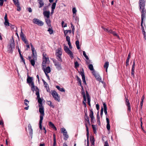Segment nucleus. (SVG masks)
<instances>
[{
    "label": "nucleus",
    "mask_w": 146,
    "mask_h": 146,
    "mask_svg": "<svg viewBox=\"0 0 146 146\" xmlns=\"http://www.w3.org/2000/svg\"><path fill=\"white\" fill-rule=\"evenodd\" d=\"M86 97H87V100H88V103L90 102V98L89 96V94H88V92L87 91H86Z\"/></svg>",
    "instance_id": "29"
},
{
    "label": "nucleus",
    "mask_w": 146,
    "mask_h": 146,
    "mask_svg": "<svg viewBox=\"0 0 146 146\" xmlns=\"http://www.w3.org/2000/svg\"><path fill=\"white\" fill-rule=\"evenodd\" d=\"M62 25L63 27H67V24L66 23L64 24V22L63 21H62Z\"/></svg>",
    "instance_id": "53"
},
{
    "label": "nucleus",
    "mask_w": 146,
    "mask_h": 146,
    "mask_svg": "<svg viewBox=\"0 0 146 146\" xmlns=\"http://www.w3.org/2000/svg\"><path fill=\"white\" fill-rule=\"evenodd\" d=\"M145 0H139V5L140 9L142 10L141 18H144L146 17V10L145 9Z\"/></svg>",
    "instance_id": "1"
},
{
    "label": "nucleus",
    "mask_w": 146,
    "mask_h": 146,
    "mask_svg": "<svg viewBox=\"0 0 146 146\" xmlns=\"http://www.w3.org/2000/svg\"><path fill=\"white\" fill-rule=\"evenodd\" d=\"M82 81L83 83L85 85L86 84L85 77L82 78Z\"/></svg>",
    "instance_id": "59"
},
{
    "label": "nucleus",
    "mask_w": 146,
    "mask_h": 146,
    "mask_svg": "<svg viewBox=\"0 0 146 146\" xmlns=\"http://www.w3.org/2000/svg\"><path fill=\"white\" fill-rule=\"evenodd\" d=\"M13 1L15 5H17L18 6H19V3L18 1V0H13Z\"/></svg>",
    "instance_id": "44"
},
{
    "label": "nucleus",
    "mask_w": 146,
    "mask_h": 146,
    "mask_svg": "<svg viewBox=\"0 0 146 146\" xmlns=\"http://www.w3.org/2000/svg\"><path fill=\"white\" fill-rule=\"evenodd\" d=\"M17 7V10L18 11H19L21 10V7H20V5H19V6H17V5H16Z\"/></svg>",
    "instance_id": "61"
},
{
    "label": "nucleus",
    "mask_w": 146,
    "mask_h": 146,
    "mask_svg": "<svg viewBox=\"0 0 146 146\" xmlns=\"http://www.w3.org/2000/svg\"><path fill=\"white\" fill-rule=\"evenodd\" d=\"M61 132L63 134H64V133H66L67 132L66 129L64 128H62L61 129Z\"/></svg>",
    "instance_id": "49"
},
{
    "label": "nucleus",
    "mask_w": 146,
    "mask_h": 146,
    "mask_svg": "<svg viewBox=\"0 0 146 146\" xmlns=\"http://www.w3.org/2000/svg\"><path fill=\"white\" fill-rule=\"evenodd\" d=\"M106 120L107 122V124L106 125L107 129L108 130H109L110 129V124L109 120L108 117H106Z\"/></svg>",
    "instance_id": "13"
},
{
    "label": "nucleus",
    "mask_w": 146,
    "mask_h": 146,
    "mask_svg": "<svg viewBox=\"0 0 146 146\" xmlns=\"http://www.w3.org/2000/svg\"><path fill=\"white\" fill-rule=\"evenodd\" d=\"M52 95L53 97L54 98V99L58 102L60 101V100L59 97L58 96L57 93L55 91H53L52 93Z\"/></svg>",
    "instance_id": "7"
},
{
    "label": "nucleus",
    "mask_w": 146,
    "mask_h": 146,
    "mask_svg": "<svg viewBox=\"0 0 146 146\" xmlns=\"http://www.w3.org/2000/svg\"><path fill=\"white\" fill-rule=\"evenodd\" d=\"M20 56L21 58V62L22 61L25 64V60L23 56L21 54L20 55Z\"/></svg>",
    "instance_id": "40"
},
{
    "label": "nucleus",
    "mask_w": 146,
    "mask_h": 146,
    "mask_svg": "<svg viewBox=\"0 0 146 146\" xmlns=\"http://www.w3.org/2000/svg\"><path fill=\"white\" fill-rule=\"evenodd\" d=\"M71 27L72 28V31L73 32V33L74 30V26L73 25L72 23H71Z\"/></svg>",
    "instance_id": "62"
},
{
    "label": "nucleus",
    "mask_w": 146,
    "mask_h": 146,
    "mask_svg": "<svg viewBox=\"0 0 146 146\" xmlns=\"http://www.w3.org/2000/svg\"><path fill=\"white\" fill-rule=\"evenodd\" d=\"M83 55L86 58V59L88 60L89 59L88 57V56L86 55V52L84 51H83Z\"/></svg>",
    "instance_id": "51"
},
{
    "label": "nucleus",
    "mask_w": 146,
    "mask_h": 146,
    "mask_svg": "<svg viewBox=\"0 0 146 146\" xmlns=\"http://www.w3.org/2000/svg\"><path fill=\"white\" fill-rule=\"evenodd\" d=\"M62 54V52L61 48H58L56 50L55 55L56 58L58 61L60 62H62L61 57Z\"/></svg>",
    "instance_id": "2"
},
{
    "label": "nucleus",
    "mask_w": 146,
    "mask_h": 146,
    "mask_svg": "<svg viewBox=\"0 0 146 146\" xmlns=\"http://www.w3.org/2000/svg\"><path fill=\"white\" fill-rule=\"evenodd\" d=\"M80 74L82 77V78L85 77L84 70H83L82 71H81L80 72Z\"/></svg>",
    "instance_id": "45"
},
{
    "label": "nucleus",
    "mask_w": 146,
    "mask_h": 146,
    "mask_svg": "<svg viewBox=\"0 0 146 146\" xmlns=\"http://www.w3.org/2000/svg\"><path fill=\"white\" fill-rule=\"evenodd\" d=\"M43 119H40L39 122V127L41 130H43L42 123Z\"/></svg>",
    "instance_id": "32"
},
{
    "label": "nucleus",
    "mask_w": 146,
    "mask_h": 146,
    "mask_svg": "<svg viewBox=\"0 0 146 146\" xmlns=\"http://www.w3.org/2000/svg\"><path fill=\"white\" fill-rule=\"evenodd\" d=\"M35 90L36 92V95L37 96V98L40 97L39 89L37 87H36V90L35 89Z\"/></svg>",
    "instance_id": "24"
},
{
    "label": "nucleus",
    "mask_w": 146,
    "mask_h": 146,
    "mask_svg": "<svg viewBox=\"0 0 146 146\" xmlns=\"http://www.w3.org/2000/svg\"><path fill=\"white\" fill-rule=\"evenodd\" d=\"M92 126L94 133L95 134H96L97 132L96 127H95V125H92Z\"/></svg>",
    "instance_id": "41"
},
{
    "label": "nucleus",
    "mask_w": 146,
    "mask_h": 146,
    "mask_svg": "<svg viewBox=\"0 0 146 146\" xmlns=\"http://www.w3.org/2000/svg\"><path fill=\"white\" fill-rule=\"evenodd\" d=\"M48 105H49L51 107H52L53 108H54V106L52 104V102L50 101H48Z\"/></svg>",
    "instance_id": "35"
},
{
    "label": "nucleus",
    "mask_w": 146,
    "mask_h": 146,
    "mask_svg": "<svg viewBox=\"0 0 146 146\" xmlns=\"http://www.w3.org/2000/svg\"><path fill=\"white\" fill-rule=\"evenodd\" d=\"M76 45L77 48L78 49H79L80 48L79 46V42L78 40H77L76 41Z\"/></svg>",
    "instance_id": "36"
},
{
    "label": "nucleus",
    "mask_w": 146,
    "mask_h": 146,
    "mask_svg": "<svg viewBox=\"0 0 146 146\" xmlns=\"http://www.w3.org/2000/svg\"><path fill=\"white\" fill-rule=\"evenodd\" d=\"M66 40L67 42L70 41V37L68 36H67L66 37Z\"/></svg>",
    "instance_id": "58"
},
{
    "label": "nucleus",
    "mask_w": 146,
    "mask_h": 146,
    "mask_svg": "<svg viewBox=\"0 0 146 146\" xmlns=\"http://www.w3.org/2000/svg\"><path fill=\"white\" fill-rule=\"evenodd\" d=\"M126 101H125V104L126 106L130 105V103L129 100L126 98L125 97Z\"/></svg>",
    "instance_id": "48"
},
{
    "label": "nucleus",
    "mask_w": 146,
    "mask_h": 146,
    "mask_svg": "<svg viewBox=\"0 0 146 146\" xmlns=\"http://www.w3.org/2000/svg\"><path fill=\"white\" fill-rule=\"evenodd\" d=\"M141 30H142V31L143 32V35H144V37H145V32L144 30V28H141Z\"/></svg>",
    "instance_id": "56"
},
{
    "label": "nucleus",
    "mask_w": 146,
    "mask_h": 146,
    "mask_svg": "<svg viewBox=\"0 0 146 146\" xmlns=\"http://www.w3.org/2000/svg\"><path fill=\"white\" fill-rule=\"evenodd\" d=\"M92 74L95 77L97 80L103 83V82L102 81V78L98 74L96 73L95 71L92 72Z\"/></svg>",
    "instance_id": "9"
},
{
    "label": "nucleus",
    "mask_w": 146,
    "mask_h": 146,
    "mask_svg": "<svg viewBox=\"0 0 146 146\" xmlns=\"http://www.w3.org/2000/svg\"><path fill=\"white\" fill-rule=\"evenodd\" d=\"M56 88L60 91L62 92H64L65 89L63 88H60L59 86H57L56 87Z\"/></svg>",
    "instance_id": "31"
},
{
    "label": "nucleus",
    "mask_w": 146,
    "mask_h": 146,
    "mask_svg": "<svg viewBox=\"0 0 146 146\" xmlns=\"http://www.w3.org/2000/svg\"><path fill=\"white\" fill-rule=\"evenodd\" d=\"M104 146H109L108 143L107 141H106L105 142V143L104 144Z\"/></svg>",
    "instance_id": "64"
},
{
    "label": "nucleus",
    "mask_w": 146,
    "mask_h": 146,
    "mask_svg": "<svg viewBox=\"0 0 146 146\" xmlns=\"http://www.w3.org/2000/svg\"><path fill=\"white\" fill-rule=\"evenodd\" d=\"M33 77H30L28 75H27V83L29 84V85L31 86L32 90L34 91L35 90V86H34V82L33 81Z\"/></svg>",
    "instance_id": "3"
},
{
    "label": "nucleus",
    "mask_w": 146,
    "mask_h": 146,
    "mask_svg": "<svg viewBox=\"0 0 146 146\" xmlns=\"http://www.w3.org/2000/svg\"><path fill=\"white\" fill-rule=\"evenodd\" d=\"M85 126L86 128L87 131V146H89V130L88 128V126L87 125V124L86 123Z\"/></svg>",
    "instance_id": "11"
},
{
    "label": "nucleus",
    "mask_w": 146,
    "mask_h": 146,
    "mask_svg": "<svg viewBox=\"0 0 146 146\" xmlns=\"http://www.w3.org/2000/svg\"><path fill=\"white\" fill-rule=\"evenodd\" d=\"M28 130L29 131V133L31 134H33V129L31 125L29 124L28 126Z\"/></svg>",
    "instance_id": "16"
},
{
    "label": "nucleus",
    "mask_w": 146,
    "mask_h": 146,
    "mask_svg": "<svg viewBox=\"0 0 146 146\" xmlns=\"http://www.w3.org/2000/svg\"><path fill=\"white\" fill-rule=\"evenodd\" d=\"M31 50L32 52L33 58L34 59H37V55L36 52L35 50V48L33 47L31 43Z\"/></svg>",
    "instance_id": "6"
},
{
    "label": "nucleus",
    "mask_w": 146,
    "mask_h": 146,
    "mask_svg": "<svg viewBox=\"0 0 146 146\" xmlns=\"http://www.w3.org/2000/svg\"><path fill=\"white\" fill-rule=\"evenodd\" d=\"M57 2V0H56L55 1V2L54 3L52 4V7H51V9H52L51 13L52 14L54 12V9H55L56 5V3Z\"/></svg>",
    "instance_id": "12"
},
{
    "label": "nucleus",
    "mask_w": 146,
    "mask_h": 146,
    "mask_svg": "<svg viewBox=\"0 0 146 146\" xmlns=\"http://www.w3.org/2000/svg\"><path fill=\"white\" fill-rule=\"evenodd\" d=\"M63 135L64 136V139L65 140H66L69 137V136L67 134V132L66 133H64L63 134Z\"/></svg>",
    "instance_id": "33"
},
{
    "label": "nucleus",
    "mask_w": 146,
    "mask_h": 146,
    "mask_svg": "<svg viewBox=\"0 0 146 146\" xmlns=\"http://www.w3.org/2000/svg\"><path fill=\"white\" fill-rule=\"evenodd\" d=\"M112 34H113L114 36L117 37L119 39H120L119 36L115 32L113 31V33H112Z\"/></svg>",
    "instance_id": "43"
},
{
    "label": "nucleus",
    "mask_w": 146,
    "mask_h": 146,
    "mask_svg": "<svg viewBox=\"0 0 146 146\" xmlns=\"http://www.w3.org/2000/svg\"><path fill=\"white\" fill-rule=\"evenodd\" d=\"M23 41L25 42V43L26 44H29L28 41L27 40L26 38L25 39V40H23Z\"/></svg>",
    "instance_id": "63"
},
{
    "label": "nucleus",
    "mask_w": 146,
    "mask_h": 146,
    "mask_svg": "<svg viewBox=\"0 0 146 146\" xmlns=\"http://www.w3.org/2000/svg\"><path fill=\"white\" fill-rule=\"evenodd\" d=\"M43 14L47 18H48L49 17L50 12L49 11H45L43 12Z\"/></svg>",
    "instance_id": "14"
},
{
    "label": "nucleus",
    "mask_w": 146,
    "mask_h": 146,
    "mask_svg": "<svg viewBox=\"0 0 146 146\" xmlns=\"http://www.w3.org/2000/svg\"><path fill=\"white\" fill-rule=\"evenodd\" d=\"M5 19V22L4 23V24L5 26H10V25H11V24H10L9 22L7 19Z\"/></svg>",
    "instance_id": "27"
},
{
    "label": "nucleus",
    "mask_w": 146,
    "mask_h": 146,
    "mask_svg": "<svg viewBox=\"0 0 146 146\" xmlns=\"http://www.w3.org/2000/svg\"><path fill=\"white\" fill-rule=\"evenodd\" d=\"M33 22L34 23L40 26H42L44 24V23L39 20L38 19H33Z\"/></svg>",
    "instance_id": "8"
},
{
    "label": "nucleus",
    "mask_w": 146,
    "mask_h": 146,
    "mask_svg": "<svg viewBox=\"0 0 146 146\" xmlns=\"http://www.w3.org/2000/svg\"><path fill=\"white\" fill-rule=\"evenodd\" d=\"M24 102H25L24 103H25V105L26 106H28V104L27 103H29V101L27 99H25L24 100Z\"/></svg>",
    "instance_id": "55"
},
{
    "label": "nucleus",
    "mask_w": 146,
    "mask_h": 146,
    "mask_svg": "<svg viewBox=\"0 0 146 146\" xmlns=\"http://www.w3.org/2000/svg\"><path fill=\"white\" fill-rule=\"evenodd\" d=\"M3 0H0V6H2L3 5Z\"/></svg>",
    "instance_id": "60"
},
{
    "label": "nucleus",
    "mask_w": 146,
    "mask_h": 146,
    "mask_svg": "<svg viewBox=\"0 0 146 146\" xmlns=\"http://www.w3.org/2000/svg\"><path fill=\"white\" fill-rule=\"evenodd\" d=\"M46 22L47 24L48 25L49 27H51L50 22L49 20V19H45Z\"/></svg>",
    "instance_id": "38"
},
{
    "label": "nucleus",
    "mask_w": 146,
    "mask_h": 146,
    "mask_svg": "<svg viewBox=\"0 0 146 146\" xmlns=\"http://www.w3.org/2000/svg\"><path fill=\"white\" fill-rule=\"evenodd\" d=\"M9 47L14 48H15L14 41L13 38V40H11V42L10 44L9 45Z\"/></svg>",
    "instance_id": "21"
},
{
    "label": "nucleus",
    "mask_w": 146,
    "mask_h": 146,
    "mask_svg": "<svg viewBox=\"0 0 146 146\" xmlns=\"http://www.w3.org/2000/svg\"><path fill=\"white\" fill-rule=\"evenodd\" d=\"M49 124V125L53 129H55V130H57L56 128L55 127L54 124H53L51 122H50Z\"/></svg>",
    "instance_id": "23"
},
{
    "label": "nucleus",
    "mask_w": 146,
    "mask_h": 146,
    "mask_svg": "<svg viewBox=\"0 0 146 146\" xmlns=\"http://www.w3.org/2000/svg\"><path fill=\"white\" fill-rule=\"evenodd\" d=\"M53 61L56 68L58 70H60L62 69L60 64L56 60H54Z\"/></svg>",
    "instance_id": "10"
},
{
    "label": "nucleus",
    "mask_w": 146,
    "mask_h": 146,
    "mask_svg": "<svg viewBox=\"0 0 146 146\" xmlns=\"http://www.w3.org/2000/svg\"><path fill=\"white\" fill-rule=\"evenodd\" d=\"M64 49L65 52L69 55L70 58L72 59H73L74 58L73 53L70 50L68 46H65Z\"/></svg>",
    "instance_id": "5"
},
{
    "label": "nucleus",
    "mask_w": 146,
    "mask_h": 146,
    "mask_svg": "<svg viewBox=\"0 0 146 146\" xmlns=\"http://www.w3.org/2000/svg\"><path fill=\"white\" fill-rule=\"evenodd\" d=\"M47 31L50 35L52 34L53 33V30L51 27H49V28L48 29Z\"/></svg>",
    "instance_id": "34"
},
{
    "label": "nucleus",
    "mask_w": 146,
    "mask_h": 146,
    "mask_svg": "<svg viewBox=\"0 0 146 146\" xmlns=\"http://www.w3.org/2000/svg\"><path fill=\"white\" fill-rule=\"evenodd\" d=\"M135 68H132L131 74V76L133 77H134Z\"/></svg>",
    "instance_id": "47"
},
{
    "label": "nucleus",
    "mask_w": 146,
    "mask_h": 146,
    "mask_svg": "<svg viewBox=\"0 0 146 146\" xmlns=\"http://www.w3.org/2000/svg\"><path fill=\"white\" fill-rule=\"evenodd\" d=\"M14 48H12V47H9V48L8 51H9V52L10 53H12L13 51V49H14Z\"/></svg>",
    "instance_id": "50"
},
{
    "label": "nucleus",
    "mask_w": 146,
    "mask_h": 146,
    "mask_svg": "<svg viewBox=\"0 0 146 146\" xmlns=\"http://www.w3.org/2000/svg\"><path fill=\"white\" fill-rule=\"evenodd\" d=\"M88 67L90 70L92 71L94 70L93 66L92 64H90L89 65Z\"/></svg>",
    "instance_id": "46"
},
{
    "label": "nucleus",
    "mask_w": 146,
    "mask_h": 146,
    "mask_svg": "<svg viewBox=\"0 0 146 146\" xmlns=\"http://www.w3.org/2000/svg\"><path fill=\"white\" fill-rule=\"evenodd\" d=\"M54 143L53 146H56V136L54 134H53Z\"/></svg>",
    "instance_id": "26"
},
{
    "label": "nucleus",
    "mask_w": 146,
    "mask_h": 146,
    "mask_svg": "<svg viewBox=\"0 0 146 146\" xmlns=\"http://www.w3.org/2000/svg\"><path fill=\"white\" fill-rule=\"evenodd\" d=\"M109 66V62L108 61L106 62L104 64V67L106 69V71H107V69Z\"/></svg>",
    "instance_id": "30"
},
{
    "label": "nucleus",
    "mask_w": 146,
    "mask_h": 146,
    "mask_svg": "<svg viewBox=\"0 0 146 146\" xmlns=\"http://www.w3.org/2000/svg\"><path fill=\"white\" fill-rule=\"evenodd\" d=\"M90 141L91 142V143L92 145H94L95 144V139L94 137H91L90 138Z\"/></svg>",
    "instance_id": "28"
},
{
    "label": "nucleus",
    "mask_w": 146,
    "mask_h": 146,
    "mask_svg": "<svg viewBox=\"0 0 146 146\" xmlns=\"http://www.w3.org/2000/svg\"><path fill=\"white\" fill-rule=\"evenodd\" d=\"M85 121L86 122L85 125L86 123L87 124V123L88 124H90V122L89 121V117L88 115H86V116H85Z\"/></svg>",
    "instance_id": "20"
},
{
    "label": "nucleus",
    "mask_w": 146,
    "mask_h": 146,
    "mask_svg": "<svg viewBox=\"0 0 146 146\" xmlns=\"http://www.w3.org/2000/svg\"><path fill=\"white\" fill-rule=\"evenodd\" d=\"M37 99H38V102L39 104L38 106H42V102L43 99L41 98L40 97L37 98Z\"/></svg>",
    "instance_id": "15"
},
{
    "label": "nucleus",
    "mask_w": 146,
    "mask_h": 146,
    "mask_svg": "<svg viewBox=\"0 0 146 146\" xmlns=\"http://www.w3.org/2000/svg\"><path fill=\"white\" fill-rule=\"evenodd\" d=\"M103 112V108L102 107V108L100 111V116L101 117H102Z\"/></svg>",
    "instance_id": "57"
},
{
    "label": "nucleus",
    "mask_w": 146,
    "mask_h": 146,
    "mask_svg": "<svg viewBox=\"0 0 146 146\" xmlns=\"http://www.w3.org/2000/svg\"><path fill=\"white\" fill-rule=\"evenodd\" d=\"M89 116L91 118V121H92L94 118V116L93 115V112L92 110H90Z\"/></svg>",
    "instance_id": "25"
},
{
    "label": "nucleus",
    "mask_w": 146,
    "mask_h": 146,
    "mask_svg": "<svg viewBox=\"0 0 146 146\" xmlns=\"http://www.w3.org/2000/svg\"><path fill=\"white\" fill-rule=\"evenodd\" d=\"M75 67L76 68L78 67L79 66V64L77 61H76L74 62Z\"/></svg>",
    "instance_id": "52"
},
{
    "label": "nucleus",
    "mask_w": 146,
    "mask_h": 146,
    "mask_svg": "<svg viewBox=\"0 0 146 146\" xmlns=\"http://www.w3.org/2000/svg\"><path fill=\"white\" fill-rule=\"evenodd\" d=\"M73 12V17L74 16L76 15V10L75 7L73 8L72 9Z\"/></svg>",
    "instance_id": "39"
},
{
    "label": "nucleus",
    "mask_w": 146,
    "mask_h": 146,
    "mask_svg": "<svg viewBox=\"0 0 146 146\" xmlns=\"http://www.w3.org/2000/svg\"><path fill=\"white\" fill-rule=\"evenodd\" d=\"M44 71L45 73L46 72V73L47 74L49 73L51 71L50 67L49 66H48L46 67V69H44Z\"/></svg>",
    "instance_id": "17"
},
{
    "label": "nucleus",
    "mask_w": 146,
    "mask_h": 146,
    "mask_svg": "<svg viewBox=\"0 0 146 146\" xmlns=\"http://www.w3.org/2000/svg\"><path fill=\"white\" fill-rule=\"evenodd\" d=\"M102 28L105 31L108 33V31L109 30L108 28H106L103 26L102 27Z\"/></svg>",
    "instance_id": "54"
},
{
    "label": "nucleus",
    "mask_w": 146,
    "mask_h": 146,
    "mask_svg": "<svg viewBox=\"0 0 146 146\" xmlns=\"http://www.w3.org/2000/svg\"><path fill=\"white\" fill-rule=\"evenodd\" d=\"M103 106L104 109V112L105 114L106 115L107 114V108L106 104L104 103H103Z\"/></svg>",
    "instance_id": "19"
},
{
    "label": "nucleus",
    "mask_w": 146,
    "mask_h": 146,
    "mask_svg": "<svg viewBox=\"0 0 146 146\" xmlns=\"http://www.w3.org/2000/svg\"><path fill=\"white\" fill-rule=\"evenodd\" d=\"M39 1L38 3L40 5H39V7L41 8L44 5V2L42 0H38Z\"/></svg>",
    "instance_id": "18"
},
{
    "label": "nucleus",
    "mask_w": 146,
    "mask_h": 146,
    "mask_svg": "<svg viewBox=\"0 0 146 146\" xmlns=\"http://www.w3.org/2000/svg\"><path fill=\"white\" fill-rule=\"evenodd\" d=\"M36 59H33L32 60H30V62L31 63V64L32 66H34L35 64V60H36Z\"/></svg>",
    "instance_id": "37"
},
{
    "label": "nucleus",
    "mask_w": 146,
    "mask_h": 146,
    "mask_svg": "<svg viewBox=\"0 0 146 146\" xmlns=\"http://www.w3.org/2000/svg\"><path fill=\"white\" fill-rule=\"evenodd\" d=\"M38 107L39 108V112L40 113V119H43V117L44 115V107L43 106H38Z\"/></svg>",
    "instance_id": "4"
},
{
    "label": "nucleus",
    "mask_w": 146,
    "mask_h": 146,
    "mask_svg": "<svg viewBox=\"0 0 146 146\" xmlns=\"http://www.w3.org/2000/svg\"><path fill=\"white\" fill-rule=\"evenodd\" d=\"M20 37L23 41L26 39V37L25 36L22 31L21 33Z\"/></svg>",
    "instance_id": "22"
},
{
    "label": "nucleus",
    "mask_w": 146,
    "mask_h": 146,
    "mask_svg": "<svg viewBox=\"0 0 146 146\" xmlns=\"http://www.w3.org/2000/svg\"><path fill=\"white\" fill-rule=\"evenodd\" d=\"M82 95H83L84 100L86 102V98L85 93V91L82 92Z\"/></svg>",
    "instance_id": "42"
}]
</instances>
